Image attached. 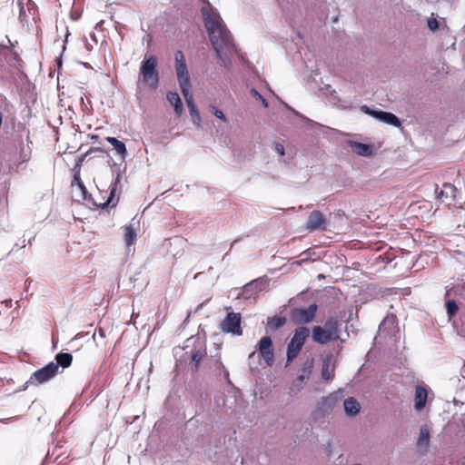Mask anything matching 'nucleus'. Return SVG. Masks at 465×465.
<instances>
[{
    "label": "nucleus",
    "mask_w": 465,
    "mask_h": 465,
    "mask_svg": "<svg viewBox=\"0 0 465 465\" xmlns=\"http://www.w3.org/2000/svg\"><path fill=\"white\" fill-rule=\"evenodd\" d=\"M327 220L323 213L318 210L312 211L308 216L306 228L308 231L312 232L316 230H325Z\"/></svg>",
    "instance_id": "nucleus-13"
},
{
    "label": "nucleus",
    "mask_w": 465,
    "mask_h": 465,
    "mask_svg": "<svg viewBox=\"0 0 465 465\" xmlns=\"http://www.w3.org/2000/svg\"><path fill=\"white\" fill-rule=\"evenodd\" d=\"M252 96L256 99L257 101H260L263 107H268V102L266 99L254 88H252L250 91Z\"/></svg>",
    "instance_id": "nucleus-35"
},
{
    "label": "nucleus",
    "mask_w": 465,
    "mask_h": 465,
    "mask_svg": "<svg viewBox=\"0 0 465 465\" xmlns=\"http://www.w3.org/2000/svg\"><path fill=\"white\" fill-rule=\"evenodd\" d=\"M241 320L242 317L240 313L229 312L225 319L221 322V330L223 332L240 336L242 334Z\"/></svg>",
    "instance_id": "nucleus-10"
},
{
    "label": "nucleus",
    "mask_w": 465,
    "mask_h": 465,
    "mask_svg": "<svg viewBox=\"0 0 465 465\" xmlns=\"http://www.w3.org/2000/svg\"><path fill=\"white\" fill-rule=\"evenodd\" d=\"M257 350L260 355L264 359L266 364L268 366L272 365L274 353L272 341L269 336H264L260 340Z\"/></svg>",
    "instance_id": "nucleus-12"
},
{
    "label": "nucleus",
    "mask_w": 465,
    "mask_h": 465,
    "mask_svg": "<svg viewBox=\"0 0 465 465\" xmlns=\"http://www.w3.org/2000/svg\"><path fill=\"white\" fill-rule=\"evenodd\" d=\"M215 362L217 363L218 365V368H221L223 370V376H224V379L226 381H229V371L228 370L223 366V364L222 363L220 358L216 359L215 360Z\"/></svg>",
    "instance_id": "nucleus-38"
},
{
    "label": "nucleus",
    "mask_w": 465,
    "mask_h": 465,
    "mask_svg": "<svg viewBox=\"0 0 465 465\" xmlns=\"http://www.w3.org/2000/svg\"><path fill=\"white\" fill-rule=\"evenodd\" d=\"M461 375L463 378H465V361H464L463 366L461 368Z\"/></svg>",
    "instance_id": "nucleus-43"
},
{
    "label": "nucleus",
    "mask_w": 465,
    "mask_h": 465,
    "mask_svg": "<svg viewBox=\"0 0 465 465\" xmlns=\"http://www.w3.org/2000/svg\"><path fill=\"white\" fill-rule=\"evenodd\" d=\"M77 189L79 190L81 198L83 200H87L88 197H91V195L88 194V192H87L86 187L84 186V183L79 184Z\"/></svg>",
    "instance_id": "nucleus-37"
},
{
    "label": "nucleus",
    "mask_w": 465,
    "mask_h": 465,
    "mask_svg": "<svg viewBox=\"0 0 465 465\" xmlns=\"http://www.w3.org/2000/svg\"><path fill=\"white\" fill-rule=\"evenodd\" d=\"M361 110L364 114H369L382 123H385L387 124H391V125H393L396 127L401 126L400 119L392 113L371 109L367 105H362L361 107Z\"/></svg>",
    "instance_id": "nucleus-11"
},
{
    "label": "nucleus",
    "mask_w": 465,
    "mask_h": 465,
    "mask_svg": "<svg viewBox=\"0 0 465 465\" xmlns=\"http://www.w3.org/2000/svg\"><path fill=\"white\" fill-rule=\"evenodd\" d=\"M254 356H255V351L252 352V353L249 355V361H251Z\"/></svg>",
    "instance_id": "nucleus-45"
},
{
    "label": "nucleus",
    "mask_w": 465,
    "mask_h": 465,
    "mask_svg": "<svg viewBox=\"0 0 465 465\" xmlns=\"http://www.w3.org/2000/svg\"><path fill=\"white\" fill-rule=\"evenodd\" d=\"M274 150L280 154L284 155V146L280 143H274Z\"/></svg>",
    "instance_id": "nucleus-40"
},
{
    "label": "nucleus",
    "mask_w": 465,
    "mask_h": 465,
    "mask_svg": "<svg viewBox=\"0 0 465 465\" xmlns=\"http://www.w3.org/2000/svg\"><path fill=\"white\" fill-rule=\"evenodd\" d=\"M335 359L332 354H328L322 361V378L324 381H331L334 378Z\"/></svg>",
    "instance_id": "nucleus-15"
},
{
    "label": "nucleus",
    "mask_w": 465,
    "mask_h": 465,
    "mask_svg": "<svg viewBox=\"0 0 465 465\" xmlns=\"http://www.w3.org/2000/svg\"><path fill=\"white\" fill-rule=\"evenodd\" d=\"M428 27L432 30V31H435L438 27H439V23L437 21V19L435 18H430L428 20Z\"/></svg>",
    "instance_id": "nucleus-39"
},
{
    "label": "nucleus",
    "mask_w": 465,
    "mask_h": 465,
    "mask_svg": "<svg viewBox=\"0 0 465 465\" xmlns=\"http://www.w3.org/2000/svg\"><path fill=\"white\" fill-rule=\"evenodd\" d=\"M120 183V174L117 173L114 177V183L110 186V194L108 196V199L98 204V206L102 208H105L107 206L114 207L117 204L118 199H119V192H118V185Z\"/></svg>",
    "instance_id": "nucleus-16"
},
{
    "label": "nucleus",
    "mask_w": 465,
    "mask_h": 465,
    "mask_svg": "<svg viewBox=\"0 0 465 465\" xmlns=\"http://www.w3.org/2000/svg\"><path fill=\"white\" fill-rule=\"evenodd\" d=\"M10 420V419H4V420H1L0 421H1V422L5 423V422H6L7 420Z\"/></svg>",
    "instance_id": "nucleus-48"
},
{
    "label": "nucleus",
    "mask_w": 465,
    "mask_h": 465,
    "mask_svg": "<svg viewBox=\"0 0 465 465\" xmlns=\"http://www.w3.org/2000/svg\"><path fill=\"white\" fill-rule=\"evenodd\" d=\"M430 440V432L427 428L422 427L420 430V435L418 439V446L423 447L429 444Z\"/></svg>",
    "instance_id": "nucleus-34"
},
{
    "label": "nucleus",
    "mask_w": 465,
    "mask_h": 465,
    "mask_svg": "<svg viewBox=\"0 0 465 465\" xmlns=\"http://www.w3.org/2000/svg\"><path fill=\"white\" fill-rule=\"evenodd\" d=\"M238 242V239L234 240L232 244H231V247H230V251L232 250V248L233 247V245Z\"/></svg>",
    "instance_id": "nucleus-46"
},
{
    "label": "nucleus",
    "mask_w": 465,
    "mask_h": 465,
    "mask_svg": "<svg viewBox=\"0 0 465 465\" xmlns=\"http://www.w3.org/2000/svg\"><path fill=\"white\" fill-rule=\"evenodd\" d=\"M137 228L135 227L134 219L124 227V242L129 247L133 245L137 237Z\"/></svg>",
    "instance_id": "nucleus-24"
},
{
    "label": "nucleus",
    "mask_w": 465,
    "mask_h": 465,
    "mask_svg": "<svg viewBox=\"0 0 465 465\" xmlns=\"http://www.w3.org/2000/svg\"><path fill=\"white\" fill-rule=\"evenodd\" d=\"M286 322L285 317L282 316H274L268 318L267 326L270 330H278L282 327Z\"/></svg>",
    "instance_id": "nucleus-30"
},
{
    "label": "nucleus",
    "mask_w": 465,
    "mask_h": 465,
    "mask_svg": "<svg viewBox=\"0 0 465 465\" xmlns=\"http://www.w3.org/2000/svg\"><path fill=\"white\" fill-rule=\"evenodd\" d=\"M331 95L332 96V98H333V99H337L335 90H332V91L331 92Z\"/></svg>",
    "instance_id": "nucleus-44"
},
{
    "label": "nucleus",
    "mask_w": 465,
    "mask_h": 465,
    "mask_svg": "<svg viewBox=\"0 0 465 465\" xmlns=\"http://www.w3.org/2000/svg\"><path fill=\"white\" fill-rule=\"evenodd\" d=\"M202 15L217 58L226 66L230 63L229 55L237 52L232 36L216 10L203 7Z\"/></svg>",
    "instance_id": "nucleus-1"
},
{
    "label": "nucleus",
    "mask_w": 465,
    "mask_h": 465,
    "mask_svg": "<svg viewBox=\"0 0 465 465\" xmlns=\"http://www.w3.org/2000/svg\"><path fill=\"white\" fill-rule=\"evenodd\" d=\"M55 361L56 362H54V364H57L58 368L59 366L67 368L72 363L73 356L68 352H60L55 355Z\"/></svg>",
    "instance_id": "nucleus-27"
},
{
    "label": "nucleus",
    "mask_w": 465,
    "mask_h": 465,
    "mask_svg": "<svg viewBox=\"0 0 465 465\" xmlns=\"http://www.w3.org/2000/svg\"><path fill=\"white\" fill-rule=\"evenodd\" d=\"M5 303H6V305H10L11 306L12 300L5 301Z\"/></svg>",
    "instance_id": "nucleus-47"
},
{
    "label": "nucleus",
    "mask_w": 465,
    "mask_h": 465,
    "mask_svg": "<svg viewBox=\"0 0 465 465\" xmlns=\"http://www.w3.org/2000/svg\"><path fill=\"white\" fill-rule=\"evenodd\" d=\"M175 70L181 92L183 95H186V93L190 92L191 84L184 56L180 50L175 53Z\"/></svg>",
    "instance_id": "nucleus-6"
},
{
    "label": "nucleus",
    "mask_w": 465,
    "mask_h": 465,
    "mask_svg": "<svg viewBox=\"0 0 465 465\" xmlns=\"http://www.w3.org/2000/svg\"><path fill=\"white\" fill-rule=\"evenodd\" d=\"M312 340L320 344H325L331 341H335V339L322 326H314L312 328Z\"/></svg>",
    "instance_id": "nucleus-19"
},
{
    "label": "nucleus",
    "mask_w": 465,
    "mask_h": 465,
    "mask_svg": "<svg viewBox=\"0 0 465 465\" xmlns=\"http://www.w3.org/2000/svg\"><path fill=\"white\" fill-rule=\"evenodd\" d=\"M98 334L100 337L104 338V331L103 329H99L98 330Z\"/></svg>",
    "instance_id": "nucleus-42"
},
{
    "label": "nucleus",
    "mask_w": 465,
    "mask_h": 465,
    "mask_svg": "<svg viewBox=\"0 0 465 465\" xmlns=\"http://www.w3.org/2000/svg\"><path fill=\"white\" fill-rule=\"evenodd\" d=\"M309 334V329L306 327H299L295 330L287 347V363L292 362L297 357Z\"/></svg>",
    "instance_id": "nucleus-5"
},
{
    "label": "nucleus",
    "mask_w": 465,
    "mask_h": 465,
    "mask_svg": "<svg viewBox=\"0 0 465 465\" xmlns=\"http://www.w3.org/2000/svg\"><path fill=\"white\" fill-rule=\"evenodd\" d=\"M341 325V322L336 318H330L326 320L322 328H324L336 341L340 339Z\"/></svg>",
    "instance_id": "nucleus-22"
},
{
    "label": "nucleus",
    "mask_w": 465,
    "mask_h": 465,
    "mask_svg": "<svg viewBox=\"0 0 465 465\" xmlns=\"http://www.w3.org/2000/svg\"><path fill=\"white\" fill-rule=\"evenodd\" d=\"M210 109H211V112H212V113H213L216 117H217V118L221 119V120H222V121H223V122H226V121H227V119H226V117H225V115H224V114H223L221 110L217 109V108H216L215 106H213V105H211V106H210Z\"/></svg>",
    "instance_id": "nucleus-36"
},
{
    "label": "nucleus",
    "mask_w": 465,
    "mask_h": 465,
    "mask_svg": "<svg viewBox=\"0 0 465 465\" xmlns=\"http://www.w3.org/2000/svg\"><path fill=\"white\" fill-rule=\"evenodd\" d=\"M183 97L186 101L187 107H188L190 115L192 116L193 123L195 125L200 126L201 125L200 114L197 110L196 105L194 104L193 99L190 92L186 93V95H183Z\"/></svg>",
    "instance_id": "nucleus-21"
},
{
    "label": "nucleus",
    "mask_w": 465,
    "mask_h": 465,
    "mask_svg": "<svg viewBox=\"0 0 465 465\" xmlns=\"http://www.w3.org/2000/svg\"><path fill=\"white\" fill-rule=\"evenodd\" d=\"M457 333L465 338V312H462L457 320L452 322Z\"/></svg>",
    "instance_id": "nucleus-32"
},
{
    "label": "nucleus",
    "mask_w": 465,
    "mask_h": 465,
    "mask_svg": "<svg viewBox=\"0 0 465 465\" xmlns=\"http://www.w3.org/2000/svg\"><path fill=\"white\" fill-rule=\"evenodd\" d=\"M166 97L169 103L173 105L175 114L181 115L183 112V103L179 94L176 92H168Z\"/></svg>",
    "instance_id": "nucleus-26"
},
{
    "label": "nucleus",
    "mask_w": 465,
    "mask_h": 465,
    "mask_svg": "<svg viewBox=\"0 0 465 465\" xmlns=\"http://www.w3.org/2000/svg\"><path fill=\"white\" fill-rule=\"evenodd\" d=\"M348 145L353 153L361 156H371L373 153L371 145L356 141H348Z\"/></svg>",
    "instance_id": "nucleus-18"
},
{
    "label": "nucleus",
    "mask_w": 465,
    "mask_h": 465,
    "mask_svg": "<svg viewBox=\"0 0 465 465\" xmlns=\"http://www.w3.org/2000/svg\"><path fill=\"white\" fill-rule=\"evenodd\" d=\"M317 308V304L312 303L307 308L296 309L292 313V317L299 323H309L314 319Z\"/></svg>",
    "instance_id": "nucleus-14"
},
{
    "label": "nucleus",
    "mask_w": 465,
    "mask_h": 465,
    "mask_svg": "<svg viewBox=\"0 0 465 465\" xmlns=\"http://www.w3.org/2000/svg\"><path fill=\"white\" fill-rule=\"evenodd\" d=\"M461 294L460 286L448 289L445 292V308L449 321H453V317L459 311L458 296Z\"/></svg>",
    "instance_id": "nucleus-9"
},
{
    "label": "nucleus",
    "mask_w": 465,
    "mask_h": 465,
    "mask_svg": "<svg viewBox=\"0 0 465 465\" xmlns=\"http://www.w3.org/2000/svg\"><path fill=\"white\" fill-rule=\"evenodd\" d=\"M106 140L123 158L125 157L127 151L125 144L123 142L119 141L115 137H107Z\"/></svg>",
    "instance_id": "nucleus-28"
},
{
    "label": "nucleus",
    "mask_w": 465,
    "mask_h": 465,
    "mask_svg": "<svg viewBox=\"0 0 465 465\" xmlns=\"http://www.w3.org/2000/svg\"><path fill=\"white\" fill-rule=\"evenodd\" d=\"M157 67V58L153 55L145 56L140 68V76L142 80L151 87L156 88L159 81Z\"/></svg>",
    "instance_id": "nucleus-4"
},
{
    "label": "nucleus",
    "mask_w": 465,
    "mask_h": 465,
    "mask_svg": "<svg viewBox=\"0 0 465 465\" xmlns=\"http://www.w3.org/2000/svg\"><path fill=\"white\" fill-rule=\"evenodd\" d=\"M305 362L309 363L308 368H304L302 370V373L299 374L298 377L293 381L292 391L296 390V391H300L303 388L305 381L309 379L313 361L307 360Z\"/></svg>",
    "instance_id": "nucleus-20"
},
{
    "label": "nucleus",
    "mask_w": 465,
    "mask_h": 465,
    "mask_svg": "<svg viewBox=\"0 0 465 465\" xmlns=\"http://www.w3.org/2000/svg\"><path fill=\"white\" fill-rule=\"evenodd\" d=\"M345 391L343 389H339L331 392L327 397H322L317 403L315 414L318 416H325L330 414L343 400Z\"/></svg>",
    "instance_id": "nucleus-3"
},
{
    "label": "nucleus",
    "mask_w": 465,
    "mask_h": 465,
    "mask_svg": "<svg viewBox=\"0 0 465 465\" xmlns=\"http://www.w3.org/2000/svg\"><path fill=\"white\" fill-rule=\"evenodd\" d=\"M454 191H455V188L453 185L450 184V183H445L443 185V189L440 190V192L438 191V188L436 189V194H437V198L440 201H445V199H447L450 195H452L453 196V193H454Z\"/></svg>",
    "instance_id": "nucleus-31"
},
{
    "label": "nucleus",
    "mask_w": 465,
    "mask_h": 465,
    "mask_svg": "<svg viewBox=\"0 0 465 465\" xmlns=\"http://www.w3.org/2000/svg\"><path fill=\"white\" fill-rule=\"evenodd\" d=\"M206 354L205 347L203 344H200L198 347L193 348L190 351L191 360L193 362V371H197L199 368V364Z\"/></svg>",
    "instance_id": "nucleus-23"
},
{
    "label": "nucleus",
    "mask_w": 465,
    "mask_h": 465,
    "mask_svg": "<svg viewBox=\"0 0 465 465\" xmlns=\"http://www.w3.org/2000/svg\"><path fill=\"white\" fill-rule=\"evenodd\" d=\"M13 108V104L7 100V98L4 95H1L0 102V128L2 127L5 114H10L11 109Z\"/></svg>",
    "instance_id": "nucleus-29"
},
{
    "label": "nucleus",
    "mask_w": 465,
    "mask_h": 465,
    "mask_svg": "<svg viewBox=\"0 0 465 465\" xmlns=\"http://www.w3.org/2000/svg\"><path fill=\"white\" fill-rule=\"evenodd\" d=\"M429 389L425 385H417L414 396V409L417 411H422L427 403Z\"/></svg>",
    "instance_id": "nucleus-17"
},
{
    "label": "nucleus",
    "mask_w": 465,
    "mask_h": 465,
    "mask_svg": "<svg viewBox=\"0 0 465 465\" xmlns=\"http://www.w3.org/2000/svg\"><path fill=\"white\" fill-rule=\"evenodd\" d=\"M395 327V318L393 316L386 317L379 325V334L389 329L388 332L392 331Z\"/></svg>",
    "instance_id": "nucleus-33"
},
{
    "label": "nucleus",
    "mask_w": 465,
    "mask_h": 465,
    "mask_svg": "<svg viewBox=\"0 0 465 465\" xmlns=\"http://www.w3.org/2000/svg\"><path fill=\"white\" fill-rule=\"evenodd\" d=\"M22 60L18 54L7 46L0 45V80L15 82V74L21 72Z\"/></svg>",
    "instance_id": "nucleus-2"
},
{
    "label": "nucleus",
    "mask_w": 465,
    "mask_h": 465,
    "mask_svg": "<svg viewBox=\"0 0 465 465\" xmlns=\"http://www.w3.org/2000/svg\"><path fill=\"white\" fill-rule=\"evenodd\" d=\"M83 183V182L81 181V178H80V174L79 173H75L74 175V179H73V182H72V187H78L79 184Z\"/></svg>",
    "instance_id": "nucleus-41"
},
{
    "label": "nucleus",
    "mask_w": 465,
    "mask_h": 465,
    "mask_svg": "<svg viewBox=\"0 0 465 465\" xmlns=\"http://www.w3.org/2000/svg\"><path fill=\"white\" fill-rule=\"evenodd\" d=\"M267 281L262 278H258L251 281L238 292L237 298L244 300H255L258 294L266 288Z\"/></svg>",
    "instance_id": "nucleus-7"
},
{
    "label": "nucleus",
    "mask_w": 465,
    "mask_h": 465,
    "mask_svg": "<svg viewBox=\"0 0 465 465\" xmlns=\"http://www.w3.org/2000/svg\"><path fill=\"white\" fill-rule=\"evenodd\" d=\"M344 411L349 416H354L360 412L361 405L353 397H349L343 401Z\"/></svg>",
    "instance_id": "nucleus-25"
},
{
    "label": "nucleus",
    "mask_w": 465,
    "mask_h": 465,
    "mask_svg": "<svg viewBox=\"0 0 465 465\" xmlns=\"http://www.w3.org/2000/svg\"><path fill=\"white\" fill-rule=\"evenodd\" d=\"M58 372L57 364L51 361L43 368L35 371L27 381L32 384H43L52 380Z\"/></svg>",
    "instance_id": "nucleus-8"
}]
</instances>
